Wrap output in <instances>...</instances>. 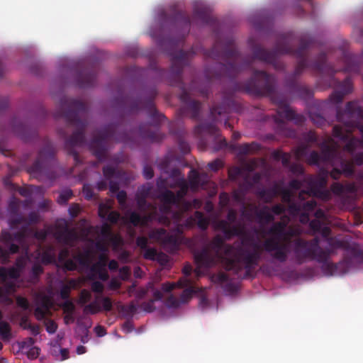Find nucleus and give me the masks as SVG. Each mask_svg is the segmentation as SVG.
I'll return each instance as SVG.
<instances>
[{
  "instance_id": "2f4dec72",
  "label": "nucleus",
  "mask_w": 363,
  "mask_h": 363,
  "mask_svg": "<svg viewBox=\"0 0 363 363\" xmlns=\"http://www.w3.org/2000/svg\"><path fill=\"white\" fill-rule=\"evenodd\" d=\"M100 235L102 237L101 240H110L115 245L118 244L119 238L113 234L111 228L108 223H105L101 226Z\"/></svg>"
},
{
  "instance_id": "6e6d98bb",
  "label": "nucleus",
  "mask_w": 363,
  "mask_h": 363,
  "mask_svg": "<svg viewBox=\"0 0 363 363\" xmlns=\"http://www.w3.org/2000/svg\"><path fill=\"white\" fill-rule=\"evenodd\" d=\"M213 281L215 283L223 284H225L229 281V277L227 274L224 272H220L217 274H215L212 277Z\"/></svg>"
},
{
  "instance_id": "680f3d73",
  "label": "nucleus",
  "mask_w": 363,
  "mask_h": 363,
  "mask_svg": "<svg viewBox=\"0 0 363 363\" xmlns=\"http://www.w3.org/2000/svg\"><path fill=\"white\" fill-rule=\"evenodd\" d=\"M166 304L168 307L170 308H177L179 307L182 303L180 302L179 298H177L172 294L169 295V296L166 300Z\"/></svg>"
},
{
  "instance_id": "c756f323",
  "label": "nucleus",
  "mask_w": 363,
  "mask_h": 363,
  "mask_svg": "<svg viewBox=\"0 0 363 363\" xmlns=\"http://www.w3.org/2000/svg\"><path fill=\"white\" fill-rule=\"evenodd\" d=\"M158 199L164 204V208L169 209L172 205H177L174 193L169 189H164L159 192Z\"/></svg>"
},
{
  "instance_id": "c85d7f7f",
  "label": "nucleus",
  "mask_w": 363,
  "mask_h": 363,
  "mask_svg": "<svg viewBox=\"0 0 363 363\" xmlns=\"http://www.w3.org/2000/svg\"><path fill=\"white\" fill-rule=\"evenodd\" d=\"M171 162L169 155L165 156L158 164L159 168L165 173L169 174V177L175 179L176 182L179 178L184 177L182 175L181 171L177 168H173L168 171V168Z\"/></svg>"
},
{
  "instance_id": "aec40b11",
  "label": "nucleus",
  "mask_w": 363,
  "mask_h": 363,
  "mask_svg": "<svg viewBox=\"0 0 363 363\" xmlns=\"http://www.w3.org/2000/svg\"><path fill=\"white\" fill-rule=\"evenodd\" d=\"M157 95V91L156 88H151L147 91V97L144 102V106L145 108L147 110L150 117L154 120L156 123L160 122L162 118H164V116L162 113H159L157 110L155 103L154 99Z\"/></svg>"
},
{
  "instance_id": "412c9836",
  "label": "nucleus",
  "mask_w": 363,
  "mask_h": 363,
  "mask_svg": "<svg viewBox=\"0 0 363 363\" xmlns=\"http://www.w3.org/2000/svg\"><path fill=\"white\" fill-rule=\"evenodd\" d=\"M37 304L34 310V315L38 320H43L47 315L51 314L50 309L53 303L50 297L47 296H42L38 301Z\"/></svg>"
},
{
  "instance_id": "052dcab7",
  "label": "nucleus",
  "mask_w": 363,
  "mask_h": 363,
  "mask_svg": "<svg viewBox=\"0 0 363 363\" xmlns=\"http://www.w3.org/2000/svg\"><path fill=\"white\" fill-rule=\"evenodd\" d=\"M289 170L292 174L296 175H302L304 173L303 167L298 163H292L289 166Z\"/></svg>"
},
{
  "instance_id": "69168bd1",
  "label": "nucleus",
  "mask_w": 363,
  "mask_h": 363,
  "mask_svg": "<svg viewBox=\"0 0 363 363\" xmlns=\"http://www.w3.org/2000/svg\"><path fill=\"white\" fill-rule=\"evenodd\" d=\"M1 240L6 245H9V243L14 241V238L13 233H9L7 230H4L1 234Z\"/></svg>"
},
{
  "instance_id": "c9c22d12",
  "label": "nucleus",
  "mask_w": 363,
  "mask_h": 363,
  "mask_svg": "<svg viewBox=\"0 0 363 363\" xmlns=\"http://www.w3.org/2000/svg\"><path fill=\"white\" fill-rule=\"evenodd\" d=\"M260 149V145L257 143H245L237 147L239 154L247 155L251 152L257 151Z\"/></svg>"
},
{
  "instance_id": "a878e982",
  "label": "nucleus",
  "mask_w": 363,
  "mask_h": 363,
  "mask_svg": "<svg viewBox=\"0 0 363 363\" xmlns=\"http://www.w3.org/2000/svg\"><path fill=\"white\" fill-rule=\"evenodd\" d=\"M189 185L191 189H197L199 186H204L208 181V175L206 173H199L195 169H191L189 174Z\"/></svg>"
},
{
  "instance_id": "39448f33",
  "label": "nucleus",
  "mask_w": 363,
  "mask_h": 363,
  "mask_svg": "<svg viewBox=\"0 0 363 363\" xmlns=\"http://www.w3.org/2000/svg\"><path fill=\"white\" fill-rule=\"evenodd\" d=\"M336 118L343 126L336 125L333 128V135L339 140L346 142L343 150L353 155L360 141L352 136V130L358 126V121L363 119V108L357 101H349L345 109L337 110Z\"/></svg>"
},
{
  "instance_id": "4468645a",
  "label": "nucleus",
  "mask_w": 363,
  "mask_h": 363,
  "mask_svg": "<svg viewBox=\"0 0 363 363\" xmlns=\"http://www.w3.org/2000/svg\"><path fill=\"white\" fill-rule=\"evenodd\" d=\"M238 215L234 209H230L227 214V220H219L216 223L217 230H220L228 240L235 236L244 234V227L240 223H235Z\"/></svg>"
},
{
  "instance_id": "5fc2aeb1",
  "label": "nucleus",
  "mask_w": 363,
  "mask_h": 363,
  "mask_svg": "<svg viewBox=\"0 0 363 363\" xmlns=\"http://www.w3.org/2000/svg\"><path fill=\"white\" fill-rule=\"evenodd\" d=\"M43 268L40 264L35 263L31 269V278L38 280L40 275L43 273Z\"/></svg>"
},
{
  "instance_id": "ea45409f",
  "label": "nucleus",
  "mask_w": 363,
  "mask_h": 363,
  "mask_svg": "<svg viewBox=\"0 0 363 363\" xmlns=\"http://www.w3.org/2000/svg\"><path fill=\"white\" fill-rule=\"evenodd\" d=\"M61 307L65 313H66L65 320L71 318L73 320L72 315L75 311V306L73 302L69 300H65V302L61 305Z\"/></svg>"
},
{
  "instance_id": "6e6552de",
  "label": "nucleus",
  "mask_w": 363,
  "mask_h": 363,
  "mask_svg": "<svg viewBox=\"0 0 363 363\" xmlns=\"http://www.w3.org/2000/svg\"><path fill=\"white\" fill-rule=\"evenodd\" d=\"M286 223L281 221L274 223L269 228L267 234L273 238H267L261 246V254L263 251L269 254L272 262L284 263L289 257V236L291 235L286 230Z\"/></svg>"
},
{
  "instance_id": "f257e3e1",
  "label": "nucleus",
  "mask_w": 363,
  "mask_h": 363,
  "mask_svg": "<svg viewBox=\"0 0 363 363\" xmlns=\"http://www.w3.org/2000/svg\"><path fill=\"white\" fill-rule=\"evenodd\" d=\"M184 40V35L172 38L157 34V45L171 57V67L167 75V82L171 86H178L181 89L179 99L182 105L179 108L180 115L189 116L195 121L199 119L201 104L199 101L191 99L182 81V72L184 67L189 65L190 60L199 52H201L206 58L224 62L217 63L213 69H206L205 76L208 81L222 77L233 79L242 70L251 69L255 59L272 65L277 70H281L285 66L278 60V55H294L298 60L294 72L286 77L284 85L291 93L301 96H307L310 94L309 89L299 84L296 80L306 68H311L330 77H333L338 72L333 65L327 62L325 52H320L313 63L308 62L306 52L312 46L313 40L308 35L298 36L294 32L280 34L277 38L273 50L269 51L259 45H254L252 48L253 56H243L238 50L232 36L223 39L217 36L211 50L196 45L189 50L184 51L179 49L183 45Z\"/></svg>"
},
{
  "instance_id": "20e7f679",
  "label": "nucleus",
  "mask_w": 363,
  "mask_h": 363,
  "mask_svg": "<svg viewBox=\"0 0 363 363\" xmlns=\"http://www.w3.org/2000/svg\"><path fill=\"white\" fill-rule=\"evenodd\" d=\"M87 106L85 103L72 98L63 96L60 99V110L55 113V117H63L67 125L74 126L76 130L65 139V148L69 155H72L76 164L82 162L79 153L74 150L76 146L85 144V130L88 125Z\"/></svg>"
},
{
  "instance_id": "8fccbe9b",
  "label": "nucleus",
  "mask_w": 363,
  "mask_h": 363,
  "mask_svg": "<svg viewBox=\"0 0 363 363\" xmlns=\"http://www.w3.org/2000/svg\"><path fill=\"white\" fill-rule=\"evenodd\" d=\"M0 335L4 339L9 338L11 335V327L8 323L0 321Z\"/></svg>"
},
{
  "instance_id": "473e14b6",
  "label": "nucleus",
  "mask_w": 363,
  "mask_h": 363,
  "mask_svg": "<svg viewBox=\"0 0 363 363\" xmlns=\"http://www.w3.org/2000/svg\"><path fill=\"white\" fill-rule=\"evenodd\" d=\"M277 194L278 191L276 186L270 189H263L258 193L260 199L266 203H272Z\"/></svg>"
},
{
  "instance_id": "de8ad7c7",
  "label": "nucleus",
  "mask_w": 363,
  "mask_h": 363,
  "mask_svg": "<svg viewBox=\"0 0 363 363\" xmlns=\"http://www.w3.org/2000/svg\"><path fill=\"white\" fill-rule=\"evenodd\" d=\"M73 196V192L71 189H65L62 191L57 199L60 204H67V201Z\"/></svg>"
},
{
  "instance_id": "13d9d810",
  "label": "nucleus",
  "mask_w": 363,
  "mask_h": 363,
  "mask_svg": "<svg viewBox=\"0 0 363 363\" xmlns=\"http://www.w3.org/2000/svg\"><path fill=\"white\" fill-rule=\"evenodd\" d=\"M301 204H302L303 211L307 212V213H310V212L313 211L317 206L316 201L313 199L301 203Z\"/></svg>"
},
{
  "instance_id": "bf43d9fd",
  "label": "nucleus",
  "mask_w": 363,
  "mask_h": 363,
  "mask_svg": "<svg viewBox=\"0 0 363 363\" xmlns=\"http://www.w3.org/2000/svg\"><path fill=\"white\" fill-rule=\"evenodd\" d=\"M303 138L308 143H313L318 141V136L313 130L305 133L303 135Z\"/></svg>"
},
{
  "instance_id": "ddd939ff",
  "label": "nucleus",
  "mask_w": 363,
  "mask_h": 363,
  "mask_svg": "<svg viewBox=\"0 0 363 363\" xmlns=\"http://www.w3.org/2000/svg\"><path fill=\"white\" fill-rule=\"evenodd\" d=\"M149 237L159 242L164 250L171 253L177 252L182 244V238L179 235L169 233L164 228L151 230Z\"/></svg>"
},
{
  "instance_id": "bb28decb",
  "label": "nucleus",
  "mask_w": 363,
  "mask_h": 363,
  "mask_svg": "<svg viewBox=\"0 0 363 363\" xmlns=\"http://www.w3.org/2000/svg\"><path fill=\"white\" fill-rule=\"evenodd\" d=\"M340 155L336 147L325 143L322 145L320 156L323 162L333 163Z\"/></svg>"
},
{
  "instance_id": "f704fd0d",
  "label": "nucleus",
  "mask_w": 363,
  "mask_h": 363,
  "mask_svg": "<svg viewBox=\"0 0 363 363\" xmlns=\"http://www.w3.org/2000/svg\"><path fill=\"white\" fill-rule=\"evenodd\" d=\"M13 130L25 141H28L31 136L27 135L28 127L22 123H17L16 120L12 121Z\"/></svg>"
},
{
  "instance_id": "72a5a7b5",
  "label": "nucleus",
  "mask_w": 363,
  "mask_h": 363,
  "mask_svg": "<svg viewBox=\"0 0 363 363\" xmlns=\"http://www.w3.org/2000/svg\"><path fill=\"white\" fill-rule=\"evenodd\" d=\"M337 160L339 161L341 167L340 169L343 174L347 177H350L354 174V169L352 161L343 158L340 155Z\"/></svg>"
},
{
  "instance_id": "338daca9",
  "label": "nucleus",
  "mask_w": 363,
  "mask_h": 363,
  "mask_svg": "<svg viewBox=\"0 0 363 363\" xmlns=\"http://www.w3.org/2000/svg\"><path fill=\"white\" fill-rule=\"evenodd\" d=\"M61 264L63 269L66 271H74L77 269V263L72 259H68Z\"/></svg>"
},
{
  "instance_id": "58836bf2",
  "label": "nucleus",
  "mask_w": 363,
  "mask_h": 363,
  "mask_svg": "<svg viewBox=\"0 0 363 363\" xmlns=\"http://www.w3.org/2000/svg\"><path fill=\"white\" fill-rule=\"evenodd\" d=\"M74 258L80 265L88 267L91 263V252L89 250H86L82 253L76 255Z\"/></svg>"
},
{
  "instance_id": "393cba45",
  "label": "nucleus",
  "mask_w": 363,
  "mask_h": 363,
  "mask_svg": "<svg viewBox=\"0 0 363 363\" xmlns=\"http://www.w3.org/2000/svg\"><path fill=\"white\" fill-rule=\"evenodd\" d=\"M169 187L172 189H174L175 187L179 188L177 193L174 194L175 200L177 201V205L181 203L184 204V201H185L184 199L185 196L187 194L189 190V185L184 177H182L174 183L170 184Z\"/></svg>"
},
{
  "instance_id": "9b49d317",
  "label": "nucleus",
  "mask_w": 363,
  "mask_h": 363,
  "mask_svg": "<svg viewBox=\"0 0 363 363\" xmlns=\"http://www.w3.org/2000/svg\"><path fill=\"white\" fill-rule=\"evenodd\" d=\"M55 148L50 143H48L38 152V157L33 164L29 167V172L37 177L45 176L52 181L56 175L53 172L45 169V162L54 159Z\"/></svg>"
},
{
  "instance_id": "4c0bfd02",
  "label": "nucleus",
  "mask_w": 363,
  "mask_h": 363,
  "mask_svg": "<svg viewBox=\"0 0 363 363\" xmlns=\"http://www.w3.org/2000/svg\"><path fill=\"white\" fill-rule=\"evenodd\" d=\"M194 220L196 222L198 227L202 230H207L209 225V220L201 211H196L194 214Z\"/></svg>"
},
{
  "instance_id": "4be33fe9",
  "label": "nucleus",
  "mask_w": 363,
  "mask_h": 363,
  "mask_svg": "<svg viewBox=\"0 0 363 363\" xmlns=\"http://www.w3.org/2000/svg\"><path fill=\"white\" fill-rule=\"evenodd\" d=\"M146 139L150 143H159L164 138V134L160 133L157 127L155 130L150 128L143 130L140 125H138V147L139 146V138Z\"/></svg>"
},
{
  "instance_id": "79ce46f5",
  "label": "nucleus",
  "mask_w": 363,
  "mask_h": 363,
  "mask_svg": "<svg viewBox=\"0 0 363 363\" xmlns=\"http://www.w3.org/2000/svg\"><path fill=\"white\" fill-rule=\"evenodd\" d=\"M91 272L92 274H98L99 278L104 281H107L109 278L107 271L104 267H101V266L99 265H92L91 267Z\"/></svg>"
},
{
  "instance_id": "0e129e2a",
  "label": "nucleus",
  "mask_w": 363,
  "mask_h": 363,
  "mask_svg": "<svg viewBox=\"0 0 363 363\" xmlns=\"http://www.w3.org/2000/svg\"><path fill=\"white\" fill-rule=\"evenodd\" d=\"M71 291V286L69 285L63 284L60 290V295L62 299L69 300Z\"/></svg>"
},
{
  "instance_id": "49530a36",
  "label": "nucleus",
  "mask_w": 363,
  "mask_h": 363,
  "mask_svg": "<svg viewBox=\"0 0 363 363\" xmlns=\"http://www.w3.org/2000/svg\"><path fill=\"white\" fill-rule=\"evenodd\" d=\"M309 145L308 144H302L298 146L295 150L294 154L297 160H301L303 157H307Z\"/></svg>"
},
{
  "instance_id": "b1692460",
  "label": "nucleus",
  "mask_w": 363,
  "mask_h": 363,
  "mask_svg": "<svg viewBox=\"0 0 363 363\" xmlns=\"http://www.w3.org/2000/svg\"><path fill=\"white\" fill-rule=\"evenodd\" d=\"M103 174L106 180L109 181V190L111 193L115 194L119 191V184L112 180L113 178H120L121 171L116 168L107 165L103 167Z\"/></svg>"
},
{
  "instance_id": "f8f14e48",
  "label": "nucleus",
  "mask_w": 363,
  "mask_h": 363,
  "mask_svg": "<svg viewBox=\"0 0 363 363\" xmlns=\"http://www.w3.org/2000/svg\"><path fill=\"white\" fill-rule=\"evenodd\" d=\"M163 298L162 292L155 289L154 284L150 281L147 289L138 288V313L140 311L152 312L155 310V301Z\"/></svg>"
},
{
  "instance_id": "1a4fd4ad",
  "label": "nucleus",
  "mask_w": 363,
  "mask_h": 363,
  "mask_svg": "<svg viewBox=\"0 0 363 363\" xmlns=\"http://www.w3.org/2000/svg\"><path fill=\"white\" fill-rule=\"evenodd\" d=\"M120 127V125L108 124L100 129L90 141L89 148L99 161H104L106 158L108 140L113 139L117 141H125L128 138L127 133L121 134L117 133Z\"/></svg>"
},
{
  "instance_id": "3c124183",
  "label": "nucleus",
  "mask_w": 363,
  "mask_h": 363,
  "mask_svg": "<svg viewBox=\"0 0 363 363\" xmlns=\"http://www.w3.org/2000/svg\"><path fill=\"white\" fill-rule=\"evenodd\" d=\"M43 320L46 331L50 334H54L57 330V324L53 320L46 318V317Z\"/></svg>"
},
{
  "instance_id": "7c9ffc66",
  "label": "nucleus",
  "mask_w": 363,
  "mask_h": 363,
  "mask_svg": "<svg viewBox=\"0 0 363 363\" xmlns=\"http://www.w3.org/2000/svg\"><path fill=\"white\" fill-rule=\"evenodd\" d=\"M39 221V216L35 212H30L27 218L23 216L18 215V216L12 219L11 224V225H18L22 223H26L28 225L37 223Z\"/></svg>"
},
{
  "instance_id": "0eeeda50",
  "label": "nucleus",
  "mask_w": 363,
  "mask_h": 363,
  "mask_svg": "<svg viewBox=\"0 0 363 363\" xmlns=\"http://www.w3.org/2000/svg\"><path fill=\"white\" fill-rule=\"evenodd\" d=\"M294 261L298 264H301L307 260L316 261L322 263L327 267L331 274L335 272L337 265L329 263L328 259L332 250H323L319 245V239L315 238L311 240H306L298 238L292 242Z\"/></svg>"
},
{
  "instance_id": "7ed1b4c3",
  "label": "nucleus",
  "mask_w": 363,
  "mask_h": 363,
  "mask_svg": "<svg viewBox=\"0 0 363 363\" xmlns=\"http://www.w3.org/2000/svg\"><path fill=\"white\" fill-rule=\"evenodd\" d=\"M276 82L274 75L268 74L265 71L254 69L248 80L235 84V90L245 91L256 96H271L273 102L278 106L277 113L279 117L275 119V121L280 128L286 125L281 118L293 121L297 125L303 124L305 117L291 108L284 97L275 96Z\"/></svg>"
},
{
  "instance_id": "a211bd4d",
  "label": "nucleus",
  "mask_w": 363,
  "mask_h": 363,
  "mask_svg": "<svg viewBox=\"0 0 363 363\" xmlns=\"http://www.w3.org/2000/svg\"><path fill=\"white\" fill-rule=\"evenodd\" d=\"M307 182L309 186L308 191H301L299 194V197L301 198L303 194L309 196L313 195L319 196L323 199H328L329 197V193L327 191L322 190L326 185V179L323 177H320L316 179L309 177L307 178Z\"/></svg>"
},
{
  "instance_id": "cd10ccee",
  "label": "nucleus",
  "mask_w": 363,
  "mask_h": 363,
  "mask_svg": "<svg viewBox=\"0 0 363 363\" xmlns=\"http://www.w3.org/2000/svg\"><path fill=\"white\" fill-rule=\"evenodd\" d=\"M255 216L260 225H267L274 220V216L270 212V208L267 206L261 209L255 207Z\"/></svg>"
},
{
  "instance_id": "4d7b16f0",
  "label": "nucleus",
  "mask_w": 363,
  "mask_h": 363,
  "mask_svg": "<svg viewBox=\"0 0 363 363\" xmlns=\"http://www.w3.org/2000/svg\"><path fill=\"white\" fill-rule=\"evenodd\" d=\"M116 194V199L121 208H126L127 194L125 191H118Z\"/></svg>"
},
{
  "instance_id": "37998d69",
  "label": "nucleus",
  "mask_w": 363,
  "mask_h": 363,
  "mask_svg": "<svg viewBox=\"0 0 363 363\" xmlns=\"http://www.w3.org/2000/svg\"><path fill=\"white\" fill-rule=\"evenodd\" d=\"M53 249L50 247L48 250L43 252L41 255L42 262L48 264L55 262V255L52 252Z\"/></svg>"
},
{
  "instance_id": "603ef678",
  "label": "nucleus",
  "mask_w": 363,
  "mask_h": 363,
  "mask_svg": "<svg viewBox=\"0 0 363 363\" xmlns=\"http://www.w3.org/2000/svg\"><path fill=\"white\" fill-rule=\"evenodd\" d=\"M33 190H35L37 192L41 193L42 187L41 186H31L30 188L21 187L18 189V193L23 196L28 197L32 194V193L33 192Z\"/></svg>"
},
{
  "instance_id": "dca6fc26",
  "label": "nucleus",
  "mask_w": 363,
  "mask_h": 363,
  "mask_svg": "<svg viewBox=\"0 0 363 363\" xmlns=\"http://www.w3.org/2000/svg\"><path fill=\"white\" fill-rule=\"evenodd\" d=\"M76 84L82 89L94 86L96 82V67L94 65L79 67L76 75Z\"/></svg>"
},
{
  "instance_id": "a19ab883",
  "label": "nucleus",
  "mask_w": 363,
  "mask_h": 363,
  "mask_svg": "<svg viewBox=\"0 0 363 363\" xmlns=\"http://www.w3.org/2000/svg\"><path fill=\"white\" fill-rule=\"evenodd\" d=\"M144 257L150 260H160V257L166 259V255L158 252L155 248H148L145 251Z\"/></svg>"
},
{
  "instance_id": "9d476101",
  "label": "nucleus",
  "mask_w": 363,
  "mask_h": 363,
  "mask_svg": "<svg viewBox=\"0 0 363 363\" xmlns=\"http://www.w3.org/2000/svg\"><path fill=\"white\" fill-rule=\"evenodd\" d=\"M240 106L230 96H225L220 106H213L210 109L211 121H205L197 125L194 128V133L200 137L202 133H207L211 135H218V129L216 125L218 121V116L228 113L230 111L238 112Z\"/></svg>"
},
{
  "instance_id": "e2e57ef3",
  "label": "nucleus",
  "mask_w": 363,
  "mask_h": 363,
  "mask_svg": "<svg viewBox=\"0 0 363 363\" xmlns=\"http://www.w3.org/2000/svg\"><path fill=\"white\" fill-rule=\"evenodd\" d=\"M82 192L86 200H91L94 196L93 189L89 184H84Z\"/></svg>"
},
{
  "instance_id": "f3484780",
  "label": "nucleus",
  "mask_w": 363,
  "mask_h": 363,
  "mask_svg": "<svg viewBox=\"0 0 363 363\" xmlns=\"http://www.w3.org/2000/svg\"><path fill=\"white\" fill-rule=\"evenodd\" d=\"M250 22L258 31L270 30L274 25V15L268 11H262L250 16Z\"/></svg>"
},
{
  "instance_id": "423d86ee",
  "label": "nucleus",
  "mask_w": 363,
  "mask_h": 363,
  "mask_svg": "<svg viewBox=\"0 0 363 363\" xmlns=\"http://www.w3.org/2000/svg\"><path fill=\"white\" fill-rule=\"evenodd\" d=\"M158 18L162 26L167 25H179L183 27L185 32H189V26L193 21H198L202 24L208 25L215 28L219 26L217 18L213 16L211 8L204 6L196 1L194 6V12L191 18L186 11L173 8L167 13L164 9L158 13Z\"/></svg>"
},
{
  "instance_id": "09e8293b",
  "label": "nucleus",
  "mask_w": 363,
  "mask_h": 363,
  "mask_svg": "<svg viewBox=\"0 0 363 363\" xmlns=\"http://www.w3.org/2000/svg\"><path fill=\"white\" fill-rule=\"evenodd\" d=\"M202 206V201L199 199H194L192 201H184V208L186 211L191 208H200Z\"/></svg>"
},
{
  "instance_id": "a18cd8bd",
  "label": "nucleus",
  "mask_w": 363,
  "mask_h": 363,
  "mask_svg": "<svg viewBox=\"0 0 363 363\" xmlns=\"http://www.w3.org/2000/svg\"><path fill=\"white\" fill-rule=\"evenodd\" d=\"M101 311V308L100 305L96 301H93L85 306L84 308V312L86 314H96Z\"/></svg>"
},
{
  "instance_id": "f03ea898",
  "label": "nucleus",
  "mask_w": 363,
  "mask_h": 363,
  "mask_svg": "<svg viewBox=\"0 0 363 363\" xmlns=\"http://www.w3.org/2000/svg\"><path fill=\"white\" fill-rule=\"evenodd\" d=\"M224 245L223 238L219 235H216L211 240L209 247H205L194 253L196 264L200 267L209 269L215 266L218 259H221L227 271L238 274L245 270V277H252L261 260L259 242L253 236L245 235L240 245L234 247L226 245L224 255L222 256L220 251Z\"/></svg>"
},
{
  "instance_id": "774afa93",
  "label": "nucleus",
  "mask_w": 363,
  "mask_h": 363,
  "mask_svg": "<svg viewBox=\"0 0 363 363\" xmlns=\"http://www.w3.org/2000/svg\"><path fill=\"white\" fill-rule=\"evenodd\" d=\"M105 241V240H97L95 243V247L99 252L106 254L108 251V247Z\"/></svg>"
},
{
  "instance_id": "5701e85b",
  "label": "nucleus",
  "mask_w": 363,
  "mask_h": 363,
  "mask_svg": "<svg viewBox=\"0 0 363 363\" xmlns=\"http://www.w3.org/2000/svg\"><path fill=\"white\" fill-rule=\"evenodd\" d=\"M55 238L58 242L72 246L74 242L77 240L78 235L74 229H69L66 225L62 230L55 232Z\"/></svg>"
},
{
  "instance_id": "2eb2a0df",
  "label": "nucleus",
  "mask_w": 363,
  "mask_h": 363,
  "mask_svg": "<svg viewBox=\"0 0 363 363\" xmlns=\"http://www.w3.org/2000/svg\"><path fill=\"white\" fill-rule=\"evenodd\" d=\"M184 289L179 296L181 303H187L197 292V290L192 285L191 279L186 278H181L177 282H165L162 285V290L164 292H171L173 289Z\"/></svg>"
},
{
  "instance_id": "864d4df0",
  "label": "nucleus",
  "mask_w": 363,
  "mask_h": 363,
  "mask_svg": "<svg viewBox=\"0 0 363 363\" xmlns=\"http://www.w3.org/2000/svg\"><path fill=\"white\" fill-rule=\"evenodd\" d=\"M91 298V293L86 289H82L79 293L78 303L80 305H84L88 303Z\"/></svg>"
},
{
  "instance_id": "6ab92c4d",
  "label": "nucleus",
  "mask_w": 363,
  "mask_h": 363,
  "mask_svg": "<svg viewBox=\"0 0 363 363\" xmlns=\"http://www.w3.org/2000/svg\"><path fill=\"white\" fill-rule=\"evenodd\" d=\"M333 84L336 89L330 96V99L333 104H340L345 95L352 91V83L350 77H346L342 82L336 81L333 78Z\"/></svg>"
},
{
  "instance_id": "c03bdc74",
  "label": "nucleus",
  "mask_w": 363,
  "mask_h": 363,
  "mask_svg": "<svg viewBox=\"0 0 363 363\" xmlns=\"http://www.w3.org/2000/svg\"><path fill=\"white\" fill-rule=\"evenodd\" d=\"M306 161L310 165H319L320 162H323L320 154L315 150H313L307 155Z\"/></svg>"
},
{
  "instance_id": "e433bc0d",
  "label": "nucleus",
  "mask_w": 363,
  "mask_h": 363,
  "mask_svg": "<svg viewBox=\"0 0 363 363\" xmlns=\"http://www.w3.org/2000/svg\"><path fill=\"white\" fill-rule=\"evenodd\" d=\"M141 201L138 196V211H139L141 206ZM156 213H150L147 216H143L141 213L138 211V226L140 225H147L148 223L152 222L153 220L156 219Z\"/></svg>"
}]
</instances>
